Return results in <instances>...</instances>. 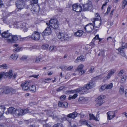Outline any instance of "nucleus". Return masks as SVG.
Listing matches in <instances>:
<instances>
[{"instance_id": "nucleus-1", "label": "nucleus", "mask_w": 127, "mask_h": 127, "mask_svg": "<svg viewBox=\"0 0 127 127\" xmlns=\"http://www.w3.org/2000/svg\"><path fill=\"white\" fill-rule=\"evenodd\" d=\"M95 86V83L92 82H90L85 85L83 87L79 88L76 89V91L78 92L81 93L82 94H85L86 93L87 90L91 89Z\"/></svg>"}, {"instance_id": "nucleus-2", "label": "nucleus", "mask_w": 127, "mask_h": 127, "mask_svg": "<svg viewBox=\"0 0 127 127\" xmlns=\"http://www.w3.org/2000/svg\"><path fill=\"white\" fill-rule=\"evenodd\" d=\"M49 24L51 27L54 29H57L59 25L58 21L56 19H51L49 21V24L46 23L47 25H48Z\"/></svg>"}, {"instance_id": "nucleus-3", "label": "nucleus", "mask_w": 127, "mask_h": 127, "mask_svg": "<svg viewBox=\"0 0 127 127\" xmlns=\"http://www.w3.org/2000/svg\"><path fill=\"white\" fill-rule=\"evenodd\" d=\"M82 5V10L84 11H92L93 8L92 2L91 1H88L85 4H81Z\"/></svg>"}, {"instance_id": "nucleus-4", "label": "nucleus", "mask_w": 127, "mask_h": 127, "mask_svg": "<svg viewBox=\"0 0 127 127\" xmlns=\"http://www.w3.org/2000/svg\"><path fill=\"white\" fill-rule=\"evenodd\" d=\"M18 39L16 35H13L10 33L5 40L8 43H11L15 42Z\"/></svg>"}, {"instance_id": "nucleus-5", "label": "nucleus", "mask_w": 127, "mask_h": 127, "mask_svg": "<svg viewBox=\"0 0 127 127\" xmlns=\"http://www.w3.org/2000/svg\"><path fill=\"white\" fill-rule=\"evenodd\" d=\"M57 36L59 39L62 41L67 40L69 39V36L67 34H64L62 32L58 33L57 34Z\"/></svg>"}, {"instance_id": "nucleus-6", "label": "nucleus", "mask_w": 127, "mask_h": 127, "mask_svg": "<svg viewBox=\"0 0 127 127\" xmlns=\"http://www.w3.org/2000/svg\"><path fill=\"white\" fill-rule=\"evenodd\" d=\"M17 8L19 9H22L25 7V4L23 0H17L15 2Z\"/></svg>"}, {"instance_id": "nucleus-7", "label": "nucleus", "mask_w": 127, "mask_h": 127, "mask_svg": "<svg viewBox=\"0 0 127 127\" xmlns=\"http://www.w3.org/2000/svg\"><path fill=\"white\" fill-rule=\"evenodd\" d=\"M105 97V96L101 95L99 96L97 98L98 100L97 101V103L95 104V106L97 107L101 105L104 102V101L103 99Z\"/></svg>"}, {"instance_id": "nucleus-8", "label": "nucleus", "mask_w": 127, "mask_h": 127, "mask_svg": "<svg viewBox=\"0 0 127 127\" xmlns=\"http://www.w3.org/2000/svg\"><path fill=\"white\" fill-rule=\"evenodd\" d=\"M12 70H10L8 72H2L0 74V80L2 77H5V76H7L9 78H11L13 75L12 73Z\"/></svg>"}, {"instance_id": "nucleus-9", "label": "nucleus", "mask_w": 127, "mask_h": 127, "mask_svg": "<svg viewBox=\"0 0 127 127\" xmlns=\"http://www.w3.org/2000/svg\"><path fill=\"white\" fill-rule=\"evenodd\" d=\"M95 25H94L92 23H89L86 25L85 27L84 28L85 30L87 32H92L94 29V26L96 28L95 26Z\"/></svg>"}, {"instance_id": "nucleus-10", "label": "nucleus", "mask_w": 127, "mask_h": 127, "mask_svg": "<svg viewBox=\"0 0 127 127\" xmlns=\"http://www.w3.org/2000/svg\"><path fill=\"white\" fill-rule=\"evenodd\" d=\"M46 113L47 115L52 117H56V115L55 113V112H53L50 110H48L46 112L44 111V112H41L40 113V114L39 113L38 114L39 115L38 116L39 117L40 116L41 117L43 116V114H44Z\"/></svg>"}, {"instance_id": "nucleus-11", "label": "nucleus", "mask_w": 127, "mask_h": 127, "mask_svg": "<svg viewBox=\"0 0 127 127\" xmlns=\"http://www.w3.org/2000/svg\"><path fill=\"white\" fill-rule=\"evenodd\" d=\"M31 37L33 40H38L40 38V35L38 32L34 31L32 32Z\"/></svg>"}, {"instance_id": "nucleus-12", "label": "nucleus", "mask_w": 127, "mask_h": 127, "mask_svg": "<svg viewBox=\"0 0 127 127\" xmlns=\"http://www.w3.org/2000/svg\"><path fill=\"white\" fill-rule=\"evenodd\" d=\"M72 7L73 10L77 12H81L82 9L81 4L80 5L75 4L72 5Z\"/></svg>"}, {"instance_id": "nucleus-13", "label": "nucleus", "mask_w": 127, "mask_h": 127, "mask_svg": "<svg viewBox=\"0 0 127 127\" xmlns=\"http://www.w3.org/2000/svg\"><path fill=\"white\" fill-rule=\"evenodd\" d=\"M25 24L21 22H19L17 24L18 28H20L21 30H23L24 32L27 31L28 29L25 26Z\"/></svg>"}, {"instance_id": "nucleus-14", "label": "nucleus", "mask_w": 127, "mask_h": 127, "mask_svg": "<svg viewBox=\"0 0 127 127\" xmlns=\"http://www.w3.org/2000/svg\"><path fill=\"white\" fill-rule=\"evenodd\" d=\"M0 92L2 93H5V94H8L11 91L10 88L8 87H3L1 89H0Z\"/></svg>"}, {"instance_id": "nucleus-15", "label": "nucleus", "mask_w": 127, "mask_h": 127, "mask_svg": "<svg viewBox=\"0 0 127 127\" xmlns=\"http://www.w3.org/2000/svg\"><path fill=\"white\" fill-rule=\"evenodd\" d=\"M116 111H109L107 113V119L108 120H111L115 117V112H117Z\"/></svg>"}, {"instance_id": "nucleus-16", "label": "nucleus", "mask_w": 127, "mask_h": 127, "mask_svg": "<svg viewBox=\"0 0 127 127\" xmlns=\"http://www.w3.org/2000/svg\"><path fill=\"white\" fill-rule=\"evenodd\" d=\"M95 16L96 17H99V18H94V21H93V23H94V25H95V21H97V22L96 23L99 24V25H96V27L97 28H98L100 27L101 24V22L100 21H99V19H100V17L99 16V14L98 13H96L95 15Z\"/></svg>"}, {"instance_id": "nucleus-17", "label": "nucleus", "mask_w": 127, "mask_h": 127, "mask_svg": "<svg viewBox=\"0 0 127 127\" xmlns=\"http://www.w3.org/2000/svg\"><path fill=\"white\" fill-rule=\"evenodd\" d=\"M51 30L49 27H48L44 30V31L42 32V34L43 35H48L51 33Z\"/></svg>"}, {"instance_id": "nucleus-18", "label": "nucleus", "mask_w": 127, "mask_h": 127, "mask_svg": "<svg viewBox=\"0 0 127 127\" xmlns=\"http://www.w3.org/2000/svg\"><path fill=\"white\" fill-rule=\"evenodd\" d=\"M83 33V31L79 30L77 32H74V35L76 37H80L82 36Z\"/></svg>"}, {"instance_id": "nucleus-19", "label": "nucleus", "mask_w": 127, "mask_h": 127, "mask_svg": "<svg viewBox=\"0 0 127 127\" xmlns=\"http://www.w3.org/2000/svg\"><path fill=\"white\" fill-rule=\"evenodd\" d=\"M115 71L116 70L114 69H112L110 70L109 71L107 76L105 77V78L106 79H109L110 77L115 72Z\"/></svg>"}, {"instance_id": "nucleus-20", "label": "nucleus", "mask_w": 127, "mask_h": 127, "mask_svg": "<svg viewBox=\"0 0 127 127\" xmlns=\"http://www.w3.org/2000/svg\"><path fill=\"white\" fill-rule=\"evenodd\" d=\"M78 113L76 112H74L72 113L69 114L67 115V117L72 119L75 118L77 116Z\"/></svg>"}, {"instance_id": "nucleus-21", "label": "nucleus", "mask_w": 127, "mask_h": 127, "mask_svg": "<svg viewBox=\"0 0 127 127\" xmlns=\"http://www.w3.org/2000/svg\"><path fill=\"white\" fill-rule=\"evenodd\" d=\"M16 110V109L13 107H9L7 111L6 112V113L7 114L10 113L11 114H14L15 111Z\"/></svg>"}, {"instance_id": "nucleus-22", "label": "nucleus", "mask_w": 127, "mask_h": 127, "mask_svg": "<svg viewBox=\"0 0 127 127\" xmlns=\"http://www.w3.org/2000/svg\"><path fill=\"white\" fill-rule=\"evenodd\" d=\"M98 115L99 114H97L96 115V117H95L93 114H89V116L90 117V120L93 119L96 121H98L99 120L98 119Z\"/></svg>"}, {"instance_id": "nucleus-23", "label": "nucleus", "mask_w": 127, "mask_h": 127, "mask_svg": "<svg viewBox=\"0 0 127 127\" xmlns=\"http://www.w3.org/2000/svg\"><path fill=\"white\" fill-rule=\"evenodd\" d=\"M117 50H118L120 54L122 56L124 57H125L126 56L124 50L121 49V47H119L118 49H117Z\"/></svg>"}, {"instance_id": "nucleus-24", "label": "nucleus", "mask_w": 127, "mask_h": 127, "mask_svg": "<svg viewBox=\"0 0 127 127\" xmlns=\"http://www.w3.org/2000/svg\"><path fill=\"white\" fill-rule=\"evenodd\" d=\"M10 34L8 32L5 31L2 33L1 35L2 37L4 38L6 40Z\"/></svg>"}, {"instance_id": "nucleus-25", "label": "nucleus", "mask_w": 127, "mask_h": 127, "mask_svg": "<svg viewBox=\"0 0 127 127\" xmlns=\"http://www.w3.org/2000/svg\"><path fill=\"white\" fill-rule=\"evenodd\" d=\"M19 115H24L26 114L28 112V111L27 109L23 110L20 108H19Z\"/></svg>"}, {"instance_id": "nucleus-26", "label": "nucleus", "mask_w": 127, "mask_h": 127, "mask_svg": "<svg viewBox=\"0 0 127 127\" xmlns=\"http://www.w3.org/2000/svg\"><path fill=\"white\" fill-rule=\"evenodd\" d=\"M58 47L56 46L53 45L50 46L49 48V51L50 52H55L57 51L58 49Z\"/></svg>"}, {"instance_id": "nucleus-27", "label": "nucleus", "mask_w": 127, "mask_h": 127, "mask_svg": "<svg viewBox=\"0 0 127 127\" xmlns=\"http://www.w3.org/2000/svg\"><path fill=\"white\" fill-rule=\"evenodd\" d=\"M85 60L84 57L83 56H81L78 57L75 61V62L77 63L79 61H84Z\"/></svg>"}, {"instance_id": "nucleus-28", "label": "nucleus", "mask_w": 127, "mask_h": 127, "mask_svg": "<svg viewBox=\"0 0 127 127\" xmlns=\"http://www.w3.org/2000/svg\"><path fill=\"white\" fill-rule=\"evenodd\" d=\"M125 92L124 87L122 85L121 86L119 90V94L121 95H123L124 94Z\"/></svg>"}, {"instance_id": "nucleus-29", "label": "nucleus", "mask_w": 127, "mask_h": 127, "mask_svg": "<svg viewBox=\"0 0 127 127\" xmlns=\"http://www.w3.org/2000/svg\"><path fill=\"white\" fill-rule=\"evenodd\" d=\"M18 55L17 54H12L10 56V58L14 60H16L18 58Z\"/></svg>"}, {"instance_id": "nucleus-30", "label": "nucleus", "mask_w": 127, "mask_h": 127, "mask_svg": "<svg viewBox=\"0 0 127 127\" xmlns=\"http://www.w3.org/2000/svg\"><path fill=\"white\" fill-rule=\"evenodd\" d=\"M127 5V0H124L122 2V4L121 6V8L122 9H124L125 6Z\"/></svg>"}, {"instance_id": "nucleus-31", "label": "nucleus", "mask_w": 127, "mask_h": 127, "mask_svg": "<svg viewBox=\"0 0 127 127\" xmlns=\"http://www.w3.org/2000/svg\"><path fill=\"white\" fill-rule=\"evenodd\" d=\"M4 107L3 106H0V117L2 116L4 113Z\"/></svg>"}, {"instance_id": "nucleus-32", "label": "nucleus", "mask_w": 127, "mask_h": 127, "mask_svg": "<svg viewBox=\"0 0 127 127\" xmlns=\"http://www.w3.org/2000/svg\"><path fill=\"white\" fill-rule=\"evenodd\" d=\"M39 6L36 5L35 6H32V10L34 12H38L39 10Z\"/></svg>"}, {"instance_id": "nucleus-33", "label": "nucleus", "mask_w": 127, "mask_h": 127, "mask_svg": "<svg viewBox=\"0 0 127 127\" xmlns=\"http://www.w3.org/2000/svg\"><path fill=\"white\" fill-rule=\"evenodd\" d=\"M80 122L82 124L86 125L88 127H93L92 126L88 124L85 120H81L80 121Z\"/></svg>"}, {"instance_id": "nucleus-34", "label": "nucleus", "mask_w": 127, "mask_h": 127, "mask_svg": "<svg viewBox=\"0 0 127 127\" xmlns=\"http://www.w3.org/2000/svg\"><path fill=\"white\" fill-rule=\"evenodd\" d=\"M29 88L30 91L33 92H35L36 91V88L35 85H32L30 87H29Z\"/></svg>"}, {"instance_id": "nucleus-35", "label": "nucleus", "mask_w": 127, "mask_h": 127, "mask_svg": "<svg viewBox=\"0 0 127 127\" xmlns=\"http://www.w3.org/2000/svg\"><path fill=\"white\" fill-rule=\"evenodd\" d=\"M84 65L82 64H80L76 69V71H80L84 67Z\"/></svg>"}, {"instance_id": "nucleus-36", "label": "nucleus", "mask_w": 127, "mask_h": 127, "mask_svg": "<svg viewBox=\"0 0 127 127\" xmlns=\"http://www.w3.org/2000/svg\"><path fill=\"white\" fill-rule=\"evenodd\" d=\"M99 52L98 54V56L101 55L102 56L104 57L105 54L104 51L102 50H99Z\"/></svg>"}, {"instance_id": "nucleus-37", "label": "nucleus", "mask_w": 127, "mask_h": 127, "mask_svg": "<svg viewBox=\"0 0 127 127\" xmlns=\"http://www.w3.org/2000/svg\"><path fill=\"white\" fill-rule=\"evenodd\" d=\"M127 78V77L126 75H123L121 81V82L122 83H124L125 81L126 80Z\"/></svg>"}, {"instance_id": "nucleus-38", "label": "nucleus", "mask_w": 127, "mask_h": 127, "mask_svg": "<svg viewBox=\"0 0 127 127\" xmlns=\"http://www.w3.org/2000/svg\"><path fill=\"white\" fill-rule=\"evenodd\" d=\"M2 15L3 18H5L8 16V13L5 11H3V12Z\"/></svg>"}, {"instance_id": "nucleus-39", "label": "nucleus", "mask_w": 127, "mask_h": 127, "mask_svg": "<svg viewBox=\"0 0 127 127\" xmlns=\"http://www.w3.org/2000/svg\"><path fill=\"white\" fill-rule=\"evenodd\" d=\"M49 46V45L48 44H44L42 45L41 47L42 49L44 50H46L47 49Z\"/></svg>"}, {"instance_id": "nucleus-40", "label": "nucleus", "mask_w": 127, "mask_h": 127, "mask_svg": "<svg viewBox=\"0 0 127 127\" xmlns=\"http://www.w3.org/2000/svg\"><path fill=\"white\" fill-rule=\"evenodd\" d=\"M121 47V49L124 50L125 48H127V44L124 43H123Z\"/></svg>"}, {"instance_id": "nucleus-41", "label": "nucleus", "mask_w": 127, "mask_h": 127, "mask_svg": "<svg viewBox=\"0 0 127 127\" xmlns=\"http://www.w3.org/2000/svg\"><path fill=\"white\" fill-rule=\"evenodd\" d=\"M113 84L112 83H110L106 86V89H110L113 87Z\"/></svg>"}, {"instance_id": "nucleus-42", "label": "nucleus", "mask_w": 127, "mask_h": 127, "mask_svg": "<svg viewBox=\"0 0 127 127\" xmlns=\"http://www.w3.org/2000/svg\"><path fill=\"white\" fill-rule=\"evenodd\" d=\"M77 96V94H75L73 95V96H71V97L69 96V100H71L72 99H74L76 98Z\"/></svg>"}, {"instance_id": "nucleus-43", "label": "nucleus", "mask_w": 127, "mask_h": 127, "mask_svg": "<svg viewBox=\"0 0 127 127\" xmlns=\"http://www.w3.org/2000/svg\"><path fill=\"white\" fill-rule=\"evenodd\" d=\"M105 89H106V85H103L99 89V90L100 92H101Z\"/></svg>"}, {"instance_id": "nucleus-44", "label": "nucleus", "mask_w": 127, "mask_h": 127, "mask_svg": "<svg viewBox=\"0 0 127 127\" xmlns=\"http://www.w3.org/2000/svg\"><path fill=\"white\" fill-rule=\"evenodd\" d=\"M41 59V57L39 56L36 57L35 58V62L36 63H38L40 61Z\"/></svg>"}, {"instance_id": "nucleus-45", "label": "nucleus", "mask_w": 127, "mask_h": 127, "mask_svg": "<svg viewBox=\"0 0 127 127\" xmlns=\"http://www.w3.org/2000/svg\"><path fill=\"white\" fill-rule=\"evenodd\" d=\"M0 68H2L7 69V66L5 64H3L1 65H0Z\"/></svg>"}, {"instance_id": "nucleus-46", "label": "nucleus", "mask_w": 127, "mask_h": 127, "mask_svg": "<svg viewBox=\"0 0 127 127\" xmlns=\"http://www.w3.org/2000/svg\"><path fill=\"white\" fill-rule=\"evenodd\" d=\"M29 83L28 81H25L21 84V86H28L29 85Z\"/></svg>"}, {"instance_id": "nucleus-47", "label": "nucleus", "mask_w": 127, "mask_h": 127, "mask_svg": "<svg viewBox=\"0 0 127 127\" xmlns=\"http://www.w3.org/2000/svg\"><path fill=\"white\" fill-rule=\"evenodd\" d=\"M53 127H63V126L61 124L58 123L54 125Z\"/></svg>"}, {"instance_id": "nucleus-48", "label": "nucleus", "mask_w": 127, "mask_h": 127, "mask_svg": "<svg viewBox=\"0 0 127 127\" xmlns=\"http://www.w3.org/2000/svg\"><path fill=\"white\" fill-rule=\"evenodd\" d=\"M22 87V89L24 90H26L29 89V87L28 86H21Z\"/></svg>"}, {"instance_id": "nucleus-49", "label": "nucleus", "mask_w": 127, "mask_h": 127, "mask_svg": "<svg viewBox=\"0 0 127 127\" xmlns=\"http://www.w3.org/2000/svg\"><path fill=\"white\" fill-rule=\"evenodd\" d=\"M3 6L6 7L5 5H4L3 1L2 0H0V8L1 7Z\"/></svg>"}, {"instance_id": "nucleus-50", "label": "nucleus", "mask_w": 127, "mask_h": 127, "mask_svg": "<svg viewBox=\"0 0 127 127\" xmlns=\"http://www.w3.org/2000/svg\"><path fill=\"white\" fill-rule=\"evenodd\" d=\"M32 4H37L38 3V0H30Z\"/></svg>"}, {"instance_id": "nucleus-51", "label": "nucleus", "mask_w": 127, "mask_h": 127, "mask_svg": "<svg viewBox=\"0 0 127 127\" xmlns=\"http://www.w3.org/2000/svg\"><path fill=\"white\" fill-rule=\"evenodd\" d=\"M67 103L66 102H63V107L66 108L67 107Z\"/></svg>"}, {"instance_id": "nucleus-52", "label": "nucleus", "mask_w": 127, "mask_h": 127, "mask_svg": "<svg viewBox=\"0 0 127 127\" xmlns=\"http://www.w3.org/2000/svg\"><path fill=\"white\" fill-rule=\"evenodd\" d=\"M19 109H16L14 114H15L17 116L19 115Z\"/></svg>"}, {"instance_id": "nucleus-53", "label": "nucleus", "mask_w": 127, "mask_h": 127, "mask_svg": "<svg viewBox=\"0 0 127 127\" xmlns=\"http://www.w3.org/2000/svg\"><path fill=\"white\" fill-rule=\"evenodd\" d=\"M94 67L93 66H92L91 67V69L89 70V72L90 73H92L94 71Z\"/></svg>"}, {"instance_id": "nucleus-54", "label": "nucleus", "mask_w": 127, "mask_h": 127, "mask_svg": "<svg viewBox=\"0 0 127 127\" xmlns=\"http://www.w3.org/2000/svg\"><path fill=\"white\" fill-rule=\"evenodd\" d=\"M64 88V87L63 86L60 87L59 88H58L57 89V91L58 92H59L62 90Z\"/></svg>"}, {"instance_id": "nucleus-55", "label": "nucleus", "mask_w": 127, "mask_h": 127, "mask_svg": "<svg viewBox=\"0 0 127 127\" xmlns=\"http://www.w3.org/2000/svg\"><path fill=\"white\" fill-rule=\"evenodd\" d=\"M58 106L60 107H63V102L62 101H59L58 102Z\"/></svg>"}, {"instance_id": "nucleus-56", "label": "nucleus", "mask_w": 127, "mask_h": 127, "mask_svg": "<svg viewBox=\"0 0 127 127\" xmlns=\"http://www.w3.org/2000/svg\"><path fill=\"white\" fill-rule=\"evenodd\" d=\"M21 48V47H18L16 48L15 49V51L16 52H18L20 51Z\"/></svg>"}, {"instance_id": "nucleus-57", "label": "nucleus", "mask_w": 127, "mask_h": 127, "mask_svg": "<svg viewBox=\"0 0 127 127\" xmlns=\"http://www.w3.org/2000/svg\"><path fill=\"white\" fill-rule=\"evenodd\" d=\"M111 7L110 6H108V8H107V12L105 13V14H108V13H109V11H110V10L111 9Z\"/></svg>"}, {"instance_id": "nucleus-58", "label": "nucleus", "mask_w": 127, "mask_h": 127, "mask_svg": "<svg viewBox=\"0 0 127 127\" xmlns=\"http://www.w3.org/2000/svg\"><path fill=\"white\" fill-rule=\"evenodd\" d=\"M66 96L65 95H62L60 97V98L61 100H64L66 98Z\"/></svg>"}, {"instance_id": "nucleus-59", "label": "nucleus", "mask_w": 127, "mask_h": 127, "mask_svg": "<svg viewBox=\"0 0 127 127\" xmlns=\"http://www.w3.org/2000/svg\"><path fill=\"white\" fill-rule=\"evenodd\" d=\"M79 75H82V74L84 73L85 72V71L84 70H82L79 71Z\"/></svg>"}, {"instance_id": "nucleus-60", "label": "nucleus", "mask_w": 127, "mask_h": 127, "mask_svg": "<svg viewBox=\"0 0 127 127\" xmlns=\"http://www.w3.org/2000/svg\"><path fill=\"white\" fill-rule=\"evenodd\" d=\"M73 68V66L72 65H71L69 66L66 69V70L67 71H70Z\"/></svg>"}, {"instance_id": "nucleus-61", "label": "nucleus", "mask_w": 127, "mask_h": 127, "mask_svg": "<svg viewBox=\"0 0 127 127\" xmlns=\"http://www.w3.org/2000/svg\"><path fill=\"white\" fill-rule=\"evenodd\" d=\"M124 72L123 70H121L119 73L118 75L120 76H121Z\"/></svg>"}, {"instance_id": "nucleus-62", "label": "nucleus", "mask_w": 127, "mask_h": 127, "mask_svg": "<svg viewBox=\"0 0 127 127\" xmlns=\"http://www.w3.org/2000/svg\"><path fill=\"white\" fill-rule=\"evenodd\" d=\"M64 117H63L61 118V119L63 120H68V119L67 118L65 117V115H64Z\"/></svg>"}, {"instance_id": "nucleus-63", "label": "nucleus", "mask_w": 127, "mask_h": 127, "mask_svg": "<svg viewBox=\"0 0 127 127\" xmlns=\"http://www.w3.org/2000/svg\"><path fill=\"white\" fill-rule=\"evenodd\" d=\"M73 122H69V125H70L71 127H76V125L74 124L72 125Z\"/></svg>"}, {"instance_id": "nucleus-64", "label": "nucleus", "mask_w": 127, "mask_h": 127, "mask_svg": "<svg viewBox=\"0 0 127 127\" xmlns=\"http://www.w3.org/2000/svg\"><path fill=\"white\" fill-rule=\"evenodd\" d=\"M27 57L26 56H23L20 59V60H24L26 59Z\"/></svg>"}]
</instances>
